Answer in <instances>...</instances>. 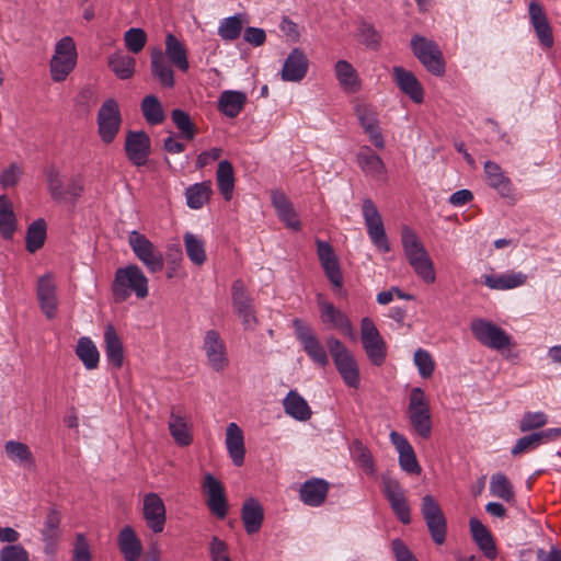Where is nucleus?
<instances>
[{
  "label": "nucleus",
  "instance_id": "nucleus-1",
  "mask_svg": "<svg viewBox=\"0 0 561 561\" xmlns=\"http://www.w3.org/2000/svg\"><path fill=\"white\" fill-rule=\"evenodd\" d=\"M402 249L414 273L425 283L433 284L436 279L433 262L416 233L404 226L401 231Z\"/></svg>",
  "mask_w": 561,
  "mask_h": 561
},
{
  "label": "nucleus",
  "instance_id": "nucleus-2",
  "mask_svg": "<svg viewBox=\"0 0 561 561\" xmlns=\"http://www.w3.org/2000/svg\"><path fill=\"white\" fill-rule=\"evenodd\" d=\"M112 293L115 302L126 301L131 293L139 299L148 296V279L138 265L131 264L119 267L115 272L112 284Z\"/></svg>",
  "mask_w": 561,
  "mask_h": 561
},
{
  "label": "nucleus",
  "instance_id": "nucleus-3",
  "mask_svg": "<svg viewBox=\"0 0 561 561\" xmlns=\"http://www.w3.org/2000/svg\"><path fill=\"white\" fill-rule=\"evenodd\" d=\"M327 346L334 362L336 370L346 386L357 389L359 387V369L351 351L335 336L327 339Z\"/></svg>",
  "mask_w": 561,
  "mask_h": 561
},
{
  "label": "nucleus",
  "instance_id": "nucleus-4",
  "mask_svg": "<svg viewBox=\"0 0 561 561\" xmlns=\"http://www.w3.org/2000/svg\"><path fill=\"white\" fill-rule=\"evenodd\" d=\"M411 50L425 69L436 77H442L446 71V64L438 45L422 35L411 38Z\"/></svg>",
  "mask_w": 561,
  "mask_h": 561
},
{
  "label": "nucleus",
  "instance_id": "nucleus-5",
  "mask_svg": "<svg viewBox=\"0 0 561 561\" xmlns=\"http://www.w3.org/2000/svg\"><path fill=\"white\" fill-rule=\"evenodd\" d=\"M408 415L416 434L423 439L432 435V415L424 391L416 387L411 390Z\"/></svg>",
  "mask_w": 561,
  "mask_h": 561
},
{
  "label": "nucleus",
  "instance_id": "nucleus-6",
  "mask_svg": "<svg viewBox=\"0 0 561 561\" xmlns=\"http://www.w3.org/2000/svg\"><path fill=\"white\" fill-rule=\"evenodd\" d=\"M77 64L76 43L71 36H64L55 46L50 60L51 77L56 82L64 81Z\"/></svg>",
  "mask_w": 561,
  "mask_h": 561
},
{
  "label": "nucleus",
  "instance_id": "nucleus-7",
  "mask_svg": "<svg viewBox=\"0 0 561 561\" xmlns=\"http://www.w3.org/2000/svg\"><path fill=\"white\" fill-rule=\"evenodd\" d=\"M470 330L474 339L489 348L501 351L514 345L505 330L485 319H473Z\"/></svg>",
  "mask_w": 561,
  "mask_h": 561
},
{
  "label": "nucleus",
  "instance_id": "nucleus-8",
  "mask_svg": "<svg viewBox=\"0 0 561 561\" xmlns=\"http://www.w3.org/2000/svg\"><path fill=\"white\" fill-rule=\"evenodd\" d=\"M360 340L370 363L378 367L383 365L387 358V344L368 317L360 320Z\"/></svg>",
  "mask_w": 561,
  "mask_h": 561
},
{
  "label": "nucleus",
  "instance_id": "nucleus-9",
  "mask_svg": "<svg viewBox=\"0 0 561 561\" xmlns=\"http://www.w3.org/2000/svg\"><path fill=\"white\" fill-rule=\"evenodd\" d=\"M128 243L136 257L151 273L162 271L164 260L162 252L142 233L134 230L128 236Z\"/></svg>",
  "mask_w": 561,
  "mask_h": 561
},
{
  "label": "nucleus",
  "instance_id": "nucleus-10",
  "mask_svg": "<svg viewBox=\"0 0 561 561\" xmlns=\"http://www.w3.org/2000/svg\"><path fill=\"white\" fill-rule=\"evenodd\" d=\"M421 513L426 523L431 538L436 545L446 540L447 520L439 503L431 494L422 497Z\"/></svg>",
  "mask_w": 561,
  "mask_h": 561
},
{
  "label": "nucleus",
  "instance_id": "nucleus-11",
  "mask_svg": "<svg viewBox=\"0 0 561 561\" xmlns=\"http://www.w3.org/2000/svg\"><path fill=\"white\" fill-rule=\"evenodd\" d=\"M122 122L117 101L115 99L105 100L96 117L98 133L104 144L108 145L114 141L121 129Z\"/></svg>",
  "mask_w": 561,
  "mask_h": 561
},
{
  "label": "nucleus",
  "instance_id": "nucleus-12",
  "mask_svg": "<svg viewBox=\"0 0 561 561\" xmlns=\"http://www.w3.org/2000/svg\"><path fill=\"white\" fill-rule=\"evenodd\" d=\"M293 327L296 337L302 345L305 353L314 364L324 368L329 364V356L324 345L318 339L313 330L300 319H295Z\"/></svg>",
  "mask_w": 561,
  "mask_h": 561
},
{
  "label": "nucleus",
  "instance_id": "nucleus-13",
  "mask_svg": "<svg viewBox=\"0 0 561 561\" xmlns=\"http://www.w3.org/2000/svg\"><path fill=\"white\" fill-rule=\"evenodd\" d=\"M321 322L329 329H335L350 340L355 341L357 335L350 318L333 304L325 301L321 294L317 298Z\"/></svg>",
  "mask_w": 561,
  "mask_h": 561
},
{
  "label": "nucleus",
  "instance_id": "nucleus-14",
  "mask_svg": "<svg viewBox=\"0 0 561 561\" xmlns=\"http://www.w3.org/2000/svg\"><path fill=\"white\" fill-rule=\"evenodd\" d=\"M381 491L388 500L397 518L404 525L410 524L411 511L400 482L397 479L385 474L381 478Z\"/></svg>",
  "mask_w": 561,
  "mask_h": 561
},
{
  "label": "nucleus",
  "instance_id": "nucleus-15",
  "mask_svg": "<svg viewBox=\"0 0 561 561\" xmlns=\"http://www.w3.org/2000/svg\"><path fill=\"white\" fill-rule=\"evenodd\" d=\"M231 300L236 313L242 320L244 330H253L257 324L253 299L243 280L236 279L231 286Z\"/></svg>",
  "mask_w": 561,
  "mask_h": 561
},
{
  "label": "nucleus",
  "instance_id": "nucleus-16",
  "mask_svg": "<svg viewBox=\"0 0 561 561\" xmlns=\"http://www.w3.org/2000/svg\"><path fill=\"white\" fill-rule=\"evenodd\" d=\"M363 216L371 242L381 252H389L390 245L386 236L381 216L370 198H366L363 203Z\"/></svg>",
  "mask_w": 561,
  "mask_h": 561
},
{
  "label": "nucleus",
  "instance_id": "nucleus-17",
  "mask_svg": "<svg viewBox=\"0 0 561 561\" xmlns=\"http://www.w3.org/2000/svg\"><path fill=\"white\" fill-rule=\"evenodd\" d=\"M316 245L317 255L325 276L334 288L341 289L343 287V275L339 257L335 254L333 247L329 242L320 239L316 240Z\"/></svg>",
  "mask_w": 561,
  "mask_h": 561
},
{
  "label": "nucleus",
  "instance_id": "nucleus-18",
  "mask_svg": "<svg viewBox=\"0 0 561 561\" xmlns=\"http://www.w3.org/2000/svg\"><path fill=\"white\" fill-rule=\"evenodd\" d=\"M151 140L144 130H129L125 140V152L128 160L136 167H142L148 162Z\"/></svg>",
  "mask_w": 561,
  "mask_h": 561
},
{
  "label": "nucleus",
  "instance_id": "nucleus-19",
  "mask_svg": "<svg viewBox=\"0 0 561 561\" xmlns=\"http://www.w3.org/2000/svg\"><path fill=\"white\" fill-rule=\"evenodd\" d=\"M142 514L147 526L154 534L163 531L167 520V510L159 494L150 492L144 496Z\"/></svg>",
  "mask_w": 561,
  "mask_h": 561
},
{
  "label": "nucleus",
  "instance_id": "nucleus-20",
  "mask_svg": "<svg viewBox=\"0 0 561 561\" xmlns=\"http://www.w3.org/2000/svg\"><path fill=\"white\" fill-rule=\"evenodd\" d=\"M203 488L208 495L207 505L210 512L218 518H225L228 512V504L225 495V489L211 473L204 477Z\"/></svg>",
  "mask_w": 561,
  "mask_h": 561
},
{
  "label": "nucleus",
  "instance_id": "nucleus-21",
  "mask_svg": "<svg viewBox=\"0 0 561 561\" xmlns=\"http://www.w3.org/2000/svg\"><path fill=\"white\" fill-rule=\"evenodd\" d=\"M389 437L399 454L400 468L409 474H420L422 468L409 440L396 431H392Z\"/></svg>",
  "mask_w": 561,
  "mask_h": 561
},
{
  "label": "nucleus",
  "instance_id": "nucleus-22",
  "mask_svg": "<svg viewBox=\"0 0 561 561\" xmlns=\"http://www.w3.org/2000/svg\"><path fill=\"white\" fill-rule=\"evenodd\" d=\"M309 60L302 49H291L282 69V79L287 82H300L307 75Z\"/></svg>",
  "mask_w": 561,
  "mask_h": 561
},
{
  "label": "nucleus",
  "instance_id": "nucleus-23",
  "mask_svg": "<svg viewBox=\"0 0 561 561\" xmlns=\"http://www.w3.org/2000/svg\"><path fill=\"white\" fill-rule=\"evenodd\" d=\"M36 294L42 311L48 319H53L56 316L58 300L51 274L47 273L38 278Z\"/></svg>",
  "mask_w": 561,
  "mask_h": 561
},
{
  "label": "nucleus",
  "instance_id": "nucleus-24",
  "mask_svg": "<svg viewBox=\"0 0 561 561\" xmlns=\"http://www.w3.org/2000/svg\"><path fill=\"white\" fill-rule=\"evenodd\" d=\"M204 350L214 370L221 371L227 367L228 357L226 355V347L217 331L209 330L206 332Z\"/></svg>",
  "mask_w": 561,
  "mask_h": 561
},
{
  "label": "nucleus",
  "instance_id": "nucleus-25",
  "mask_svg": "<svg viewBox=\"0 0 561 561\" xmlns=\"http://www.w3.org/2000/svg\"><path fill=\"white\" fill-rule=\"evenodd\" d=\"M393 78L401 92L408 95L414 103L423 102L424 90L412 71L401 66H396L393 67Z\"/></svg>",
  "mask_w": 561,
  "mask_h": 561
},
{
  "label": "nucleus",
  "instance_id": "nucleus-26",
  "mask_svg": "<svg viewBox=\"0 0 561 561\" xmlns=\"http://www.w3.org/2000/svg\"><path fill=\"white\" fill-rule=\"evenodd\" d=\"M241 520L248 535L260 531L264 522V508L259 500L247 499L241 507Z\"/></svg>",
  "mask_w": 561,
  "mask_h": 561
},
{
  "label": "nucleus",
  "instance_id": "nucleus-27",
  "mask_svg": "<svg viewBox=\"0 0 561 561\" xmlns=\"http://www.w3.org/2000/svg\"><path fill=\"white\" fill-rule=\"evenodd\" d=\"M150 66L152 76L165 88H173L175 84L174 71L160 48L152 49L150 54Z\"/></svg>",
  "mask_w": 561,
  "mask_h": 561
},
{
  "label": "nucleus",
  "instance_id": "nucleus-28",
  "mask_svg": "<svg viewBox=\"0 0 561 561\" xmlns=\"http://www.w3.org/2000/svg\"><path fill=\"white\" fill-rule=\"evenodd\" d=\"M329 491V483L319 478L307 480L300 488V500L309 506H320L324 503Z\"/></svg>",
  "mask_w": 561,
  "mask_h": 561
},
{
  "label": "nucleus",
  "instance_id": "nucleus-29",
  "mask_svg": "<svg viewBox=\"0 0 561 561\" xmlns=\"http://www.w3.org/2000/svg\"><path fill=\"white\" fill-rule=\"evenodd\" d=\"M356 114L359 119L360 126L369 136L370 141L377 148L382 149L385 147V141L378 127V118L376 112L366 105H358L356 107Z\"/></svg>",
  "mask_w": 561,
  "mask_h": 561
},
{
  "label": "nucleus",
  "instance_id": "nucleus-30",
  "mask_svg": "<svg viewBox=\"0 0 561 561\" xmlns=\"http://www.w3.org/2000/svg\"><path fill=\"white\" fill-rule=\"evenodd\" d=\"M104 351L108 363L116 369L124 363V347L115 328L107 324L104 331Z\"/></svg>",
  "mask_w": 561,
  "mask_h": 561
},
{
  "label": "nucleus",
  "instance_id": "nucleus-31",
  "mask_svg": "<svg viewBox=\"0 0 561 561\" xmlns=\"http://www.w3.org/2000/svg\"><path fill=\"white\" fill-rule=\"evenodd\" d=\"M484 173L488 184L496 190L502 197L513 196L512 182L496 162L486 161L484 163Z\"/></svg>",
  "mask_w": 561,
  "mask_h": 561
},
{
  "label": "nucleus",
  "instance_id": "nucleus-32",
  "mask_svg": "<svg viewBox=\"0 0 561 561\" xmlns=\"http://www.w3.org/2000/svg\"><path fill=\"white\" fill-rule=\"evenodd\" d=\"M226 446L234 466L240 467L244 462V437L236 423H230L226 432Z\"/></svg>",
  "mask_w": 561,
  "mask_h": 561
},
{
  "label": "nucleus",
  "instance_id": "nucleus-33",
  "mask_svg": "<svg viewBox=\"0 0 561 561\" xmlns=\"http://www.w3.org/2000/svg\"><path fill=\"white\" fill-rule=\"evenodd\" d=\"M165 57L180 71L186 72L190 68L187 50L184 44L173 34L165 37Z\"/></svg>",
  "mask_w": 561,
  "mask_h": 561
},
{
  "label": "nucleus",
  "instance_id": "nucleus-34",
  "mask_svg": "<svg viewBox=\"0 0 561 561\" xmlns=\"http://www.w3.org/2000/svg\"><path fill=\"white\" fill-rule=\"evenodd\" d=\"M470 531L473 540L483 551L488 559H495L496 547L490 530L478 519L472 517L469 522Z\"/></svg>",
  "mask_w": 561,
  "mask_h": 561
},
{
  "label": "nucleus",
  "instance_id": "nucleus-35",
  "mask_svg": "<svg viewBox=\"0 0 561 561\" xmlns=\"http://www.w3.org/2000/svg\"><path fill=\"white\" fill-rule=\"evenodd\" d=\"M118 547L125 561H138L142 546L135 530L130 526H125L118 535Z\"/></svg>",
  "mask_w": 561,
  "mask_h": 561
},
{
  "label": "nucleus",
  "instance_id": "nucleus-36",
  "mask_svg": "<svg viewBox=\"0 0 561 561\" xmlns=\"http://www.w3.org/2000/svg\"><path fill=\"white\" fill-rule=\"evenodd\" d=\"M272 203L275 207L279 219L290 229L299 230L300 221L293 207V204L288 201L284 193L275 191L272 193Z\"/></svg>",
  "mask_w": 561,
  "mask_h": 561
},
{
  "label": "nucleus",
  "instance_id": "nucleus-37",
  "mask_svg": "<svg viewBox=\"0 0 561 561\" xmlns=\"http://www.w3.org/2000/svg\"><path fill=\"white\" fill-rule=\"evenodd\" d=\"M285 412L297 421H308L311 417V409L307 401L296 391L290 390L283 401Z\"/></svg>",
  "mask_w": 561,
  "mask_h": 561
},
{
  "label": "nucleus",
  "instance_id": "nucleus-38",
  "mask_svg": "<svg viewBox=\"0 0 561 561\" xmlns=\"http://www.w3.org/2000/svg\"><path fill=\"white\" fill-rule=\"evenodd\" d=\"M247 103V95L240 91H224L218 99V110L228 117H236Z\"/></svg>",
  "mask_w": 561,
  "mask_h": 561
},
{
  "label": "nucleus",
  "instance_id": "nucleus-39",
  "mask_svg": "<svg viewBox=\"0 0 561 561\" xmlns=\"http://www.w3.org/2000/svg\"><path fill=\"white\" fill-rule=\"evenodd\" d=\"M136 59L122 50L108 56V67L121 80H128L135 73Z\"/></svg>",
  "mask_w": 561,
  "mask_h": 561
},
{
  "label": "nucleus",
  "instance_id": "nucleus-40",
  "mask_svg": "<svg viewBox=\"0 0 561 561\" xmlns=\"http://www.w3.org/2000/svg\"><path fill=\"white\" fill-rule=\"evenodd\" d=\"M169 431L179 446H188L193 440L191 426L183 416L175 413L174 409L170 414Z\"/></svg>",
  "mask_w": 561,
  "mask_h": 561
},
{
  "label": "nucleus",
  "instance_id": "nucleus-41",
  "mask_svg": "<svg viewBox=\"0 0 561 561\" xmlns=\"http://www.w3.org/2000/svg\"><path fill=\"white\" fill-rule=\"evenodd\" d=\"M76 355L88 370L98 368L100 362V353L96 345L90 337L82 336L78 340L76 346Z\"/></svg>",
  "mask_w": 561,
  "mask_h": 561
},
{
  "label": "nucleus",
  "instance_id": "nucleus-42",
  "mask_svg": "<svg viewBox=\"0 0 561 561\" xmlns=\"http://www.w3.org/2000/svg\"><path fill=\"white\" fill-rule=\"evenodd\" d=\"M357 162L362 170L371 176H381L386 169L381 158L376 154L369 147H364L357 153Z\"/></svg>",
  "mask_w": 561,
  "mask_h": 561
},
{
  "label": "nucleus",
  "instance_id": "nucleus-43",
  "mask_svg": "<svg viewBox=\"0 0 561 561\" xmlns=\"http://www.w3.org/2000/svg\"><path fill=\"white\" fill-rule=\"evenodd\" d=\"M216 181L219 192L226 201H230L234 188V171L228 160L218 163Z\"/></svg>",
  "mask_w": 561,
  "mask_h": 561
},
{
  "label": "nucleus",
  "instance_id": "nucleus-44",
  "mask_svg": "<svg viewBox=\"0 0 561 561\" xmlns=\"http://www.w3.org/2000/svg\"><path fill=\"white\" fill-rule=\"evenodd\" d=\"M140 110L144 118L149 125H159L164 122L165 114L159 99L153 95H146L141 103Z\"/></svg>",
  "mask_w": 561,
  "mask_h": 561
},
{
  "label": "nucleus",
  "instance_id": "nucleus-45",
  "mask_svg": "<svg viewBox=\"0 0 561 561\" xmlns=\"http://www.w3.org/2000/svg\"><path fill=\"white\" fill-rule=\"evenodd\" d=\"M211 193L209 181L193 184L185 191L186 204L192 209H199L209 201Z\"/></svg>",
  "mask_w": 561,
  "mask_h": 561
},
{
  "label": "nucleus",
  "instance_id": "nucleus-46",
  "mask_svg": "<svg viewBox=\"0 0 561 561\" xmlns=\"http://www.w3.org/2000/svg\"><path fill=\"white\" fill-rule=\"evenodd\" d=\"M351 456L368 476L376 472L375 461L370 450L359 440L355 439L350 446Z\"/></svg>",
  "mask_w": 561,
  "mask_h": 561
},
{
  "label": "nucleus",
  "instance_id": "nucleus-47",
  "mask_svg": "<svg viewBox=\"0 0 561 561\" xmlns=\"http://www.w3.org/2000/svg\"><path fill=\"white\" fill-rule=\"evenodd\" d=\"M46 221L43 218H38L35 221H33L26 231V250L30 253H35L37 250H39L46 240Z\"/></svg>",
  "mask_w": 561,
  "mask_h": 561
},
{
  "label": "nucleus",
  "instance_id": "nucleus-48",
  "mask_svg": "<svg viewBox=\"0 0 561 561\" xmlns=\"http://www.w3.org/2000/svg\"><path fill=\"white\" fill-rule=\"evenodd\" d=\"M335 75L345 91L355 92L358 89L356 70L348 61L339 60L335 64Z\"/></svg>",
  "mask_w": 561,
  "mask_h": 561
},
{
  "label": "nucleus",
  "instance_id": "nucleus-49",
  "mask_svg": "<svg viewBox=\"0 0 561 561\" xmlns=\"http://www.w3.org/2000/svg\"><path fill=\"white\" fill-rule=\"evenodd\" d=\"M184 247L188 259L195 265H203L206 261L205 244L201 238L191 232H186L183 237Z\"/></svg>",
  "mask_w": 561,
  "mask_h": 561
},
{
  "label": "nucleus",
  "instance_id": "nucleus-50",
  "mask_svg": "<svg viewBox=\"0 0 561 561\" xmlns=\"http://www.w3.org/2000/svg\"><path fill=\"white\" fill-rule=\"evenodd\" d=\"M356 35L358 41L367 48L377 50L380 47L382 38L381 34L371 23L365 20L359 21L357 24Z\"/></svg>",
  "mask_w": 561,
  "mask_h": 561
},
{
  "label": "nucleus",
  "instance_id": "nucleus-51",
  "mask_svg": "<svg viewBox=\"0 0 561 561\" xmlns=\"http://www.w3.org/2000/svg\"><path fill=\"white\" fill-rule=\"evenodd\" d=\"M243 28V19L241 14H234L232 16L221 20L218 26V35L224 41H236L240 37Z\"/></svg>",
  "mask_w": 561,
  "mask_h": 561
},
{
  "label": "nucleus",
  "instance_id": "nucleus-52",
  "mask_svg": "<svg viewBox=\"0 0 561 561\" xmlns=\"http://www.w3.org/2000/svg\"><path fill=\"white\" fill-rule=\"evenodd\" d=\"M47 182V190L51 198L58 203L65 199V185L60 172L54 165H49L44 171Z\"/></svg>",
  "mask_w": 561,
  "mask_h": 561
},
{
  "label": "nucleus",
  "instance_id": "nucleus-53",
  "mask_svg": "<svg viewBox=\"0 0 561 561\" xmlns=\"http://www.w3.org/2000/svg\"><path fill=\"white\" fill-rule=\"evenodd\" d=\"M0 231L4 239H11L15 231V216L5 196H0Z\"/></svg>",
  "mask_w": 561,
  "mask_h": 561
},
{
  "label": "nucleus",
  "instance_id": "nucleus-54",
  "mask_svg": "<svg viewBox=\"0 0 561 561\" xmlns=\"http://www.w3.org/2000/svg\"><path fill=\"white\" fill-rule=\"evenodd\" d=\"M171 119L183 138L187 140L194 139L196 135V126L192 122L187 112L181 108H175L171 112Z\"/></svg>",
  "mask_w": 561,
  "mask_h": 561
},
{
  "label": "nucleus",
  "instance_id": "nucleus-55",
  "mask_svg": "<svg viewBox=\"0 0 561 561\" xmlns=\"http://www.w3.org/2000/svg\"><path fill=\"white\" fill-rule=\"evenodd\" d=\"M490 491L494 496L500 497L506 502H510L514 499L513 485L507 477L503 473H495L492 476L490 482Z\"/></svg>",
  "mask_w": 561,
  "mask_h": 561
},
{
  "label": "nucleus",
  "instance_id": "nucleus-56",
  "mask_svg": "<svg viewBox=\"0 0 561 561\" xmlns=\"http://www.w3.org/2000/svg\"><path fill=\"white\" fill-rule=\"evenodd\" d=\"M7 456L14 462H32L33 455L28 446L16 440H8L4 445Z\"/></svg>",
  "mask_w": 561,
  "mask_h": 561
},
{
  "label": "nucleus",
  "instance_id": "nucleus-57",
  "mask_svg": "<svg viewBox=\"0 0 561 561\" xmlns=\"http://www.w3.org/2000/svg\"><path fill=\"white\" fill-rule=\"evenodd\" d=\"M125 46L133 54L140 53L147 42V34L142 28L131 27L124 34Z\"/></svg>",
  "mask_w": 561,
  "mask_h": 561
},
{
  "label": "nucleus",
  "instance_id": "nucleus-58",
  "mask_svg": "<svg viewBox=\"0 0 561 561\" xmlns=\"http://www.w3.org/2000/svg\"><path fill=\"white\" fill-rule=\"evenodd\" d=\"M60 513L56 508H50L46 515L43 528L42 539H51L60 537Z\"/></svg>",
  "mask_w": 561,
  "mask_h": 561
},
{
  "label": "nucleus",
  "instance_id": "nucleus-59",
  "mask_svg": "<svg viewBox=\"0 0 561 561\" xmlns=\"http://www.w3.org/2000/svg\"><path fill=\"white\" fill-rule=\"evenodd\" d=\"M548 423V416L543 412H527L519 422V431L523 433L541 428Z\"/></svg>",
  "mask_w": 561,
  "mask_h": 561
},
{
  "label": "nucleus",
  "instance_id": "nucleus-60",
  "mask_svg": "<svg viewBox=\"0 0 561 561\" xmlns=\"http://www.w3.org/2000/svg\"><path fill=\"white\" fill-rule=\"evenodd\" d=\"M414 364L416 365L421 377L430 378L433 375L435 363L427 351L419 348L414 353Z\"/></svg>",
  "mask_w": 561,
  "mask_h": 561
},
{
  "label": "nucleus",
  "instance_id": "nucleus-61",
  "mask_svg": "<svg viewBox=\"0 0 561 561\" xmlns=\"http://www.w3.org/2000/svg\"><path fill=\"white\" fill-rule=\"evenodd\" d=\"M0 561H30V554L20 543L7 545L0 549Z\"/></svg>",
  "mask_w": 561,
  "mask_h": 561
},
{
  "label": "nucleus",
  "instance_id": "nucleus-62",
  "mask_svg": "<svg viewBox=\"0 0 561 561\" xmlns=\"http://www.w3.org/2000/svg\"><path fill=\"white\" fill-rule=\"evenodd\" d=\"M208 551L211 561H231L228 545L216 536L211 537Z\"/></svg>",
  "mask_w": 561,
  "mask_h": 561
},
{
  "label": "nucleus",
  "instance_id": "nucleus-63",
  "mask_svg": "<svg viewBox=\"0 0 561 561\" xmlns=\"http://www.w3.org/2000/svg\"><path fill=\"white\" fill-rule=\"evenodd\" d=\"M539 445H540L539 436H537V433H531L529 435L518 438L516 440L515 446L512 448L511 453L513 456H517V455L534 450Z\"/></svg>",
  "mask_w": 561,
  "mask_h": 561
},
{
  "label": "nucleus",
  "instance_id": "nucleus-64",
  "mask_svg": "<svg viewBox=\"0 0 561 561\" xmlns=\"http://www.w3.org/2000/svg\"><path fill=\"white\" fill-rule=\"evenodd\" d=\"M72 561H92L89 542L83 534H77Z\"/></svg>",
  "mask_w": 561,
  "mask_h": 561
}]
</instances>
